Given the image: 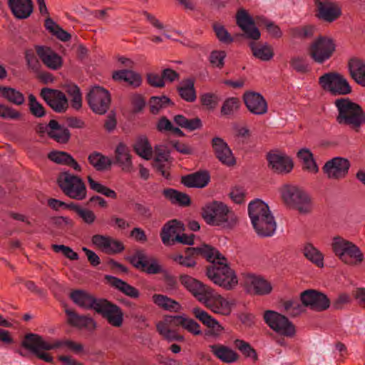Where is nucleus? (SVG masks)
Returning <instances> with one entry per match:
<instances>
[{"label": "nucleus", "instance_id": "1", "mask_svg": "<svg viewBox=\"0 0 365 365\" xmlns=\"http://www.w3.org/2000/svg\"><path fill=\"white\" fill-rule=\"evenodd\" d=\"M21 346L29 350L38 359L47 363H53V356L45 351H50L62 346L67 347L75 354H80L83 351V346L72 340H56L53 343L46 341L43 338L37 334L29 333L24 335Z\"/></svg>", "mask_w": 365, "mask_h": 365}, {"label": "nucleus", "instance_id": "2", "mask_svg": "<svg viewBox=\"0 0 365 365\" xmlns=\"http://www.w3.org/2000/svg\"><path fill=\"white\" fill-rule=\"evenodd\" d=\"M127 260L137 269L148 274H163V281L169 289H177L178 287L177 278L163 269L157 259L149 257L143 250H137L127 257Z\"/></svg>", "mask_w": 365, "mask_h": 365}, {"label": "nucleus", "instance_id": "3", "mask_svg": "<svg viewBox=\"0 0 365 365\" xmlns=\"http://www.w3.org/2000/svg\"><path fill=\"white\" fill-rule=\"evenodd\" d=\"M334 104L339 112L336 120L339 125H348L359 131L361 126L365 124V112L359 104L349 98L336 99Z\"/></svg>", "mask_w": 365, "mask_h": 365}, {"label": "nucleus", "instance_id": "4", "mask_svg": "<svg viewBox=\"0 0 365 365\" xmlns=\"http://www.w3.org/2000/svg\"><path fill=\"white\" fill-rule=\"evenodd\" d=\"M202 217L210 225L232 229L237 224V217L221 202L213 201L202 209Z\"/></svg>", "mask_w": 365, "mask_h": 365}, {"label": "nucleus", "instance_id": "5", "mask_svg": "<svg viewBox=\"0 0 365 365\" xmlns=\"http://www.w3.org/2000/svg\"><path fill=\"white\" fill-rule=\"evenodd\" d=\"M211 264L206 268V275L215 284L226 290L232 289L238 283L235 271L227 264V260L212 259Z\"/></svg>", "mask_w": 365, "mask_h": 365}, {"label": "nucleus", "instance_id": "6", "mask_svg": "<svg viewBox=\"0 0 365 365\" xmlns=\"http://www.w3.org/2000/svg\"><path fill=\"white\" fill-rule=\"evenodd\" d=\"M331 247L334 254L346 264L359 266L364 262L363 252L350 241L337 236L334 237Z\"/></svg>", "mask_w": 365, "mask_h": 365}, {"label": "nucleus", "instance_id": "7", "mask_svg": "<svg viewBox=\"0 0 365 365\" xmlns=\"http://www.w3.org/2000/svg\"><path fill=\"white\" fill-rule=\"evenodd\" d=\"M281 194L283 201L289 208L296 210L303 215L312 212L311 197L303 190L294 185H287L282 188Z\"/></svg>", "mask_w": 365, "mask_h": 365}, {"label": "nucleus", "instance_id": "8", "mask_svg": "<svg viewBox=\"0 0 365 365\" xmlns=\"http://www.w3.org/2000/svg\"><path fill=\"white\" fill-rule=\"evenodd\" d=\"M57 183L62 192L71 199L82 200L86 197V187L83 180L68 172L59 174Z\"/></svg>", "mask_w": 365, "mask_h": 365}, {"label": "nucleus", "instance_id": "9", "mask_svg": "<svg viewBox=\"0 0 365 365\" xmlns=\"http://www.w3.org/2000/svg\"><path fill=\"white\" fill-rule=\"evenodd\" d=\"M319 84L323 90L329 91L333 96L347 95L352 92L347 80L337 72H329L319 78Z\"/></svg>", "mask_w": 365, "mask_h": 365}, {"label": "nucleus", "instance_id": "10", "mask_svg": "<svg viewBox=\"0 0 365 365\" xmlns=\"http://www.w3.org/2000/svg\"><path fill=\"white\" fill-rule=\"evenodd\" d=\"M86 100L91 110L98 115H104L111 104L110 92L101 86H94L86 96Z\"/></svg>", "mask_w": 365, "mask_h": 365}, {"label": "nucleus", "instance_id": "11", "mask_svg": "<svg viewBox=\"0 0 365 365\" xmlns=\"http://www.w3.org/2000/svg\"><path fill=\"white\" fill-rule=\"evenodd\" d=\"M335 51L336 44L334 40L320 36L310 45L309 54L315 62L323 63L332 56Z\"/></svg>", "mask_w": 365, "mask_h": 365}, {"label": "nucleus", "instance_id": "12", "mask_svg": "<svg viewBox=\"0 0 365 365\" xmlns=\"http://www.w3.org/2000/svg\"><path fill=\"white\" fill-rule=\"evenodd\" d=\"M264 320L274 331L281 335L293 337L296 334L295 326L288 318L277 312L267 310L264 313Z\"/></svg>", "mask_w": 365, "mask_h": 365}, {"label": "nucleus", "instance_id": "13", "mask_svg": "<svg viewBox=\"0 0 365 365\" xmlns=\"http://www.w3.org/2000/svg\"><path fill=\"white\" fill-rule=\"evenodd\" d=\"M300 300L304 307L321 312L328 309L331 305L329 297L317 289H307L300 294Z\"/></svg>", "mask_w": 365, "mask_h": 365}, {"label": "nucleus", "instance_id": "14", "mask_svg": "<svg viewBox=\"0 0 365 365\" xmlns=\"http://www.w3.org/2000/svg\"><path fill=\"white\" fill-rule=\"evenodd\" d=\"M96 312L115 327H120L123 322V312L120 307L105 298H101Z\"/></svg>", "mask_w": 365, "mask_h": 365}, {"label": "nucleus", "instance_id": "15", "mask_svg": "<svg viewBox=\"0 0 365 365\" xmlns=\"http://www.w3.org/2000/svg\"><path fill=\"white\" fill-rule=\"evenodd\" d=\"M40 96L55 112L65 113L68 108V101L63 92L58 89L43 88Z\"/></svg>", "mask_w": 365, "mask_h": 365}, {"label": "nucleus", "instance_id": "16", "mask_svg": "<svg viewBox=\"0 0 365 365\" xmlns=\"http://www.w3.org/2000/svg\"><path fill=\"white\" fill-rule=\"evenodd\" d=\"M315 16L324 22L331 23L341 16V9L335 2L330 0H314Z\"/></svg>", "mask_w": 365, "mask_h": 365}, {"label": "nucleus", "instance_id": "17", "mask_svg": "<svg viewBox=\"0 0 365 365\" xmlns=\"http://www.w3.org/2000/svg\"><path fill=\"white\" fill-rule=\"evenodd\" d=\"M192 314L207 327L204 332L205 336L217 339L222 335L224 327L207 312L200 307H195L192 309Z\"/></svg>", "mask_w": 365, "mask_h": 365}, {"label": "nucleus", "instance_id": "18", "mask_svg": "<svg viewBox=\"0 0 365 365\" xmlns=\"http://www.w3.org/2000/svg\"><path fill=\"white\" fill-rule=\"evenodd\" d=\"M349 168L350 163L346 158L336 157L327 161L322 170L329 179L339 180L347 175Z\"/></svg>", "mask_w": 365, "mask_h": 365}, {"label": "nucleus", "instance_id": "19", "mask_svg": "<svg viewBox=\"0 0 365 365\" xmlns=\"http://www.w3.org/2000/svg\"><path fill=\"white\" fill-rule=\"evenodd\" d=\"M208 292L209 294L200 299V302L215 313L224 316L230 315L232 308L229 302L221 295L215 294L212 288Z\"/></svg>", "mask_w": 365, "mask_h": 365}, {"label": "nucleus", "instance_id": "20", "mask_svg": "<svg viewBox=\"0 0 365 365\" xmlns=\"http://www.w3.org/2000/svg\"><path fill=\"white\" fill-rule=\"evenodd\" d=\"M236 22L237 26L245 32L246 38L252 40L259 39L261 36L260 31L255 26V20L245 9H240L237 11Z\"/></svg>", "mask_w": 365, "mask_h": 365}, {"label": "nucleus", "instance_id": "21", "mask_svg": "<svg viewBox=\"0 0 365 365\" xmlns=\"http://www.w3.org/2000/svg\"><path fill=\"white\" fill-rule=\"evenodd\" d=\"M266 159L268 162V167L278 174H287L292 171L294 167L292 159L282 154H278L272 151L267 154Z\"/></svg>", "mask_w": 365, "mask_h": 365}, {"label": "nucleus", "instance_id": "22", "mask_svg": "<svg viewBox=\"0 0 365 365\" xmlns=\"http://www.w3.org/2000/svg\"><path fill=\"white\" fill-rule=\"evenodd\" d=\"M211 144L215 155L220 163L228 167L236 165V159L231 149L222 138L215 137L212 138Z\"/></svg>", "mask_w": 365, "mask_h": 365}, {"label": "nucleus", "instance_id": "23", "mask_svg": "<svg viewBox=\"0 0 365 365\" xmlns=\"http://www.w3.org/2000/svg\"><path fill=\"white\" fill-rule=\"evenodd\" d=\"M242 98L247 108L252 113L263 115L267 112V101L260 93L254 91H246Z\"/></svg>", "mask_w": 365, "mask_h": 365}, {"label": "nucleus", "instance_id": "24", "mask_svg": "<svg viewBox=\"0 0 365 365\" xmlns=\"http://www.w3.org/2000/svg\"><path fill=\"white\" fill-rule=\"evenodd\" d=\"M70 299L78 307L96 311L101 298H96L88 292L82 289H76L69 294Z\"/></svg>", "mask_w": 365, "mask_h": 365}, {"label": "nucleus", "instance_id": "25", "mask_svg": "<svg viewBox=\"0 0 365 365\" xmlns=\"http://www.w3.org/2000/svg\"><path fill=\"white\" fill-rule=\"evenodd\" d=\"M36 52L43 63L51 70H58L62 67L63 59L61 56L50 47L36 46Z\"/></svg>", "mask_w": 365, "mask_h": 365}, {"label": "nucleus", "instance_id": "26", "mask_svg": "<svg viewBox=\"0 0 365 365\" xmlns=\"http://www.w3.org/2000/svg\"><path fill=\"white\" fill-rule=\"evenodd\" d=\"M180 282L185 288L192 294L199 301L209 294L210 287L204 284L200 281L187 274H181L179 277Z\"/></svg>", "mask_w": 365, "mask_h": 365}, {"label": "nucleus", "instance_id": "27", "mask_svg": "<svg viewBox=\"0 0 365 365\" xmlns=\"http://www.w3.org/2000/svg\"><path fill=\"white\" fill-rule=\"evenodd\" d=\"M185 256L194 259L197 256H201L207 259L212 261V259H225V257L215 247L202 244L201 247H187L185 251Z\"/></svg>", "mask_w": 365, "mask_h": 365}, {"label": "nucleus", "instance_id": "28", "mask_svg": "<svg viewBox=\"0 0 365 365\" xmlns=\"http://www.w3.org/2000/svg\"><path fill=\"white\" fill-rule=\"evenodd\" d=\"M210 181V175L207 170H199L181 178V183L187 187L203 188Z\"/></svg>", "mask_w": 365, "mask_h": 365}, {"label": "nucleus", "instance_id": "29", "mask_svg": "<svg viewBox=\"0 0 365 365\" xmlns=\"http://www.w3.org/2000/svg\"><path fill=\"white\" fill-rule=\"evenodd\" d=\"M66 314L68 317V324L71 327L88 330H94L96 328L95 320L87 315H79L74 310L66 309Z\"/></svg>", "mask_w": 365, "mask_h": 365}, {"label": "nucleus", "instance_id": "30", "mask_svg": "<svg viewBox=\"0 0 365 365\" xmlns=\"http://www.w3.org/2000/svg\"><path fill=\"white\" fill-rule=\"evenodd\" d=\"M8 6L13 15L19 19L29 17L34 9L31 0H9Z\"/></svg>", "mask_w": 365, "mask_h": 365}, {"label": "nucleus", "instance_id": "31", "mask_svg": "<svg viewBox=\"0 0 365 365\" xmlns=\"http://www.w3.org/2000/svg\"><path fill=\"white\" fill-rule=\"evenodd\" d=\"M49 130L47 131L48 136L61 144H66L71 138L70 130L62 125L54 119L48 122Z\"/></svg>", "mask_w": 365, "mask_h": 365}, {"label": "nucleus", "instance_id": "32", "mask_svg": "<svg viewBox=\"0 0 365 365\" xmlns=\"http://www.w3.org/2000/svg\"><path fill=\"white\" fill-rule=\"evenodd\" d=\"M348 68L356 83L365 86V61L359 58H351L348 62Z\"/></svg>", "mask_w": 365, "mask_h": 365}, {"label": "nucleus", "instance_id": "33", "mask_svg": "<svg viewBox=\"0 0 365 365\" xmlns=\"http://www.w3.org/2000/svg\"><path fill=\"white\" fill-rule=\"evenodd\" d=\"M105 279L113 287L118 289L125 295L132 298L138 299L140 297L139 290L133 286H131L126 282L110 275H106Z\"/></svg>", "mask_w": 365, "mask_h": 365}, {"label": "nucleus", "instance_id": "34", "mask_svg": "<svg viewBox=\"0 0 365 365\" xmlns=\"http://www.w3.org/2000/svg\"><path fill=\"white\" fill-rule=\"evenodd\" d=\"M248 213L252 222L268 218V216H272L268 205L259 199H256L249 204Z\"/></svg>", "mask_w": 365, "mask_h": 365}, {"label": "nucleus", "instance_id": "35", "mask_svg": "<svg viewBox=\"0 0 365 365\" xmlns=\"http://www.w3.org/2000/svg\"><path fill=\"white\" fill-rule=\"evenodd\" d=\"M185 230V225L178 220H172L168 222L163 227L160 232V237L164 245H170V237L177 232Z\"/></svg>", "mask_w": 365, "mask_h": 365}, {"label": "nucleus", "instance_id": "36", "mask_svg": "<svg viewBox=\"0 0 365 365\" xmlns=\"http://www.w3.org/2000/svg\"><path fill=\"white\" fill-rule=\"evenodd\" d=\"M48 158L53 162L66 165L73 168L78 172L81 171V168L78 162L68 153L64 151H52L48 153Z\"/></svg>", "mask_w": 365, "mask_h": 365}, {"label": "nucleus", "instance_id": "37", "mask_svg": "<svg viewBox=\"0 0 365 365\" xmlns=\"http://www.w3.org/2000/svg\"><path fill=\"white\" fill-rule=\"evenodd\" d=\"M113 78L115 81L125 82L133 88L140 86L142 83V78L139 73L126 69L114 71Z\"/></svg>", "mask_w": 365, "mask_h": 365}, {"label": "nucleus", "instance_id": "38", "mask_svg": "<svg viewBox=\"0 0 365 365\" xmlns=\"http://www.w3.org/2000/svg\"><path fill=\"white\" fill-rule=\"evenodd\" d=\"M211 351L219 359L225 363H232L236 361L239 355L230 348L220 344L211 345Z\"/></svg>", "mask_w": 365, "mask_h": 365}, {"label": "nucleus", "instance_id": "39", "mask_svg": "<svg viewBox=\"0 0 365 365\" xmlns=\"http://www.w3.org/2000/svg\"><path fill=\"white\" fill-rule=\"evenodd\" d=\"M252 224L258 235L262 237L271 236L276 230V222L273 216L252 222Z\"/></svg>", "mask_w": 365, "mask_h": 365}, {"label": "nucleus", "instance_id": "40", "mask_svg": "<svg viewBox=\"0 0 365 365\" xmlns=\"http://www.w3.org/2000/svg\"><path fill=\"white\" fill-rule=\"evenodd\" d=\"M163 195L173 205H178L180 207H187L191 204V199L187 194L173 188L163 190Z\"/></svg>", "mask_w": 365, "mask_h": 365}, {"label": "nucleus", "instance_id": "41", "mask_svg": "<svg viewBox=\"0 0 365 365\" xmlns=\"http://www.w3.org/2000/svg\"><path fill=\"white\" fill-rule=\"evenodd\" d=\"M114 163L120 165L123 170H129L132 166L130 150L123 143H119L115 150Z\"/></svg>", "mask_w": 365, "mask_h": 365}, {"label": "nucleus", "instance_id": "42", "mask_svg": "<svg viewBox=\"0 0 365 365\" xmlns=\"http://www.w3.org/2000/svg\"><path fill=\"white\" fill-rule=\"evenodd\" d=\"M88 160L97 171L109 170L113 164L108 157L97 151L91 153L88 157Z\"/></svg>", "mask_w": 365, "mask_h": 365}, {"label": "nucleus", "instance_id": "43", "mask_svg": "<svg viewBox=\"0 0 365 365\" xmlns=\"http://www.w3.org/2000/svg\"><path fill=\"white\" fill-rule=\"evenodd\" d=\"M0 94L8 102L16 106H21L25 102L24 94L11 87L0 86Z\"/></svg>", "mask_w": 365, "mask_h": 365}, {"label": "nucleus", "instance_id": "44", "mask_svg": "<svg viewBox=\"0 0 365 365\" xmlns=\"http://www.w3.org/2000/svg\"><path fill=\"white\" fill-rule=\"evenodd\" d=\"M195 81L192 78H187L182 81V84L178 86L177 91L179 96L187 102H194L196 100V91Z\"/></svg>", "mask_w": 365, "mask_h": 365}, {"label": "nucleus", "instance_id": "45", "mask_svg": "<svg viewBox=\"0 0 365 365\" xmlns=\"http://www.w3.org/2000/svg\"><path fill=\"white\" fill-rule=\"evenodd\" d=\"M250 285L253 289L254 294L256 295H267L272 291L271 283L262 277H252L251 278Z\"/></svg>", "mask_w": 365, "mask_h": 365}, {"label": "nucleus", "instance_id": "46", "mask_svg": "<svg viewBox=\"0 0 365 365\" xmlns=\"http://www.w3.org/2000/svg\"><path fill=\"white\" fill-rule=\"evenodd\" d=\"M250 47L253 56L262 61H269L274 56L273 48L268 44L257 46L255 42H250Z\"/></svg>", "mask_w": 365, "mask_h": 365}, {"label": "nucleus", "instance_id": "47", "mask_svg": "<svg viewBox=\"0 0 365 365\" xmlns=\"http://www.w3.org/2000/svg\"><path fill=\"white\" fill-rule=\"evenodd\" d=\"M44 26L52 35L63 42L68 41L71 38V34L60 27V26L50 17H48L45 20Z\"/></svg>", "mask_w": 365, "mask_h": 365}, {"label": "nucleus", "instance_id": "48", "mask_svg": "<svg viewBox=\"0 0 365 365\" xmlns=\"http://www.w3.org/2000/svg\"><path fill=\"white\" fill-rule=\"evenodd\" d=\"M150 112L153 115L159 113L163 108L173 106L174 103L166 96H152L149 100Z\"/></svg>", "mask_w": 365, "mask_h": 365}, {"label": "nucleus", "instance_id": "49", "mask_svg": "<svg viewBox=\"0 0 365 365\" xmlns=\"http://www.w3.org/2000/svg\"><path fill=\"white\" fill-rule=\"evenodd\" d=\"M152 298L156 305L165 310L178 311L180 308V305L178 302L165 295L155 294Z\"/></svg>", "mask_w": 365, "mask_h": 365}, {"label": "nucleus", "instance_id": "50", "mask_svg": "<svg viewBox=\"0 0 365 365\" xmlns=\"http://www.w3.org/2000/svg\"><path fill=\"white\" fill-rule=\"evenodd\" d=\"M156 329L159 334L169 342L173 341H183L185 340L184 336L179 334L176 329L168 327L163 324L158 323L156 324Z\"/></svg>", "mask_w": 365, "mask_h": 365}, {"label": "nucleus", "instance_id": "51", "mask_svg": "<svg viewBox=\"0 0 365 365\" xmlns=\"http://www.w3.org/2000/svg\"><path fill=\"white\" fill-rule=\"evenodd\" d=\"M304 255L307 259L312 262L319 267L324 266L323 255L312 245L307 244L304 248Z\"/></svg>", "mask_w": 365, "mask_h": 365}, {"label": "nucleus", "instance_id": "52", "mask_svg": "<svg viewBox=\"0 0 365 365\" xmlns=\"http://www.w3.org/2000/svg\"><path fill=\"white\" fill-rule=\"evenodd\" d=\"M134 150L146 160H150L152 158V147L147 138H140L134 145Z\"/></svg>", "mask_w": 365, "mask_h": 365}, {"label": "nucleus", "instance_id": "53", "mask_svg": "<svg viewBox=\"0 0 365 365\" xmlns=\"http://www.w3.org/2000/svg\"><path fill=\"white\" fill-rule=\"evenodd\" d=\"M28 99L30 113L36 118L43 117L46 113V109L43 105L37 101L36 96L33 94H30Z\"/></svg>", "mask_w": 365, "mask_h": 365}, {"label": "nucleus", "instance_id": "54", "mask_svg": "<svg viewBox=\"0 0 365 365\" xmlns=\"http://www.w3.org/2000/svg\"><path fill=\"white\" fill-rule=\"evenodd\" d=\"M212 29L217 39L225 44H230L234 41L233 38L225 26L217 22L212 24Z\"/></svg>", "mask_w": 365, "mask_h": 365}, {"label": "nucleus", "instance_id": "55", "mask_svg": "<svg viewBox=\"0 0 365 365\" xmlns=\"http://www.w3.org/2000/svg\"><path fill=\"white\" fill-rule=\"evenodd\" d=\"M240 106V101L237 98L232 97L226 99L221 107L222 115H231L237 111Z\"/></svg>", "mask_w": 365, "mask_h": 365}, {"label": "nucleus", "instance_id": "56", "mask_svg": "<svg viewBox=\"0 0 365 365\" xmlns=\"http://www.w3.org/2000/svg\"><path fill=\"white\" fill-rule=\"evenodd\" d=\"M235 344L245 357L252 358L254 362H256L258 360L257 351L249 343L241 339H236L235 341Z\"/></svg>", "mask_w": 365, "mask_h": 365}, {"label": "nucleus", "instance_id": "57", "mask_svg": "<svg viewBox=\"0 0 365 365\" xmlns=\"http://www.w3.org/2000/svg\"><path fill=\"white\" fill-rule=\"evenodd\" d=\"M314 27L311 25H306L302 27H295L290 29L291 35L294 38H309L313 36Z\"/></svg>", "mask_w": 365, "mask_h": 365}, {"label": "nucleus", "instance_id": "58", "mask_svg": "<svg viewBox=\"0 0 365 365\" xmlns=\"http://www.w3.org/2000/svg\"><path fill=\"white\" fill-rule=\"evenodd\" d=\"M185 317L180 315H165L163 320L159 322L158 323L163 324L168 327L175 329V328L178 327H183V324H185Z\"/></svg>", "mask_w": 365, "mask_h": 365}, {"label": "nucleus", "instance_id": "59", "mask_svg": "<svg viewBox=\"0 0 365 365\" xmlns=\"http://www.w3.org/2000/svg\"><path fill=\"white\" fill-rule=\"evenodd\" d=\"M22 114L17 110L7 105L0 103V118L3 119H21Z\"/></svg>", "mask_w": 365, "mask_h": 365}, {"label": "nucleus", "instance_id": "60", "mask_svg": "<svg viewBox=\"0 0 365 365\" xmlns=\"http://www.w3.org/2000/svg\"><path fill=\"white\" fill-rule=\"evenodd\" d=\"M283 306L286 312L292 317L299 315L303 309V304H301L296 299L284 302Z\"/></svg>", "mask_w": 365, "mask_h": 365}, {"label": "nucleus", "instance_id": "61", "mask_svg": "<svg viewBox=\"0 0 365 365\" xmlns=\"http://www.w3.org/2000/svg\"><path fill=\"white\" fill-rule=\"evenodd\" d=\"M25 59L26 61L27 66L29 69L35 73L39 71L41 68V63L36 56L35 53L31 50H27L25 52Z\"/></svg>", "mask_w": 365, "mask_h": 365}, {"label": "nucleus", "instance_id": "62", "mask_svg": "<svg viewBox=\"0 0 365 365\" xmlns=\"http://www.w3.org/2000/svg\"><path fill=\"white\" fill-rule=\"evenodd\" d=\"M290 65L298 73H305L309 71V66L303 57L295 56L291 58Z\"/></svg>", "mask_w": 365, "mask_h": 365}, {"label": "nucleus", "instance_id": "63", "mask_svg": "<svg viewBox=\"0 0 365 365\" xmlns=\"http://www.w3.org/2000/svg\"><path fill=\"white\" fill-rule=\"evenodd\" d=\"M200 103L209 110L214 109L218 103L217 96L211 93L202 94L200 97Z\"/></svg>", "mask_w": 365, "mask_h": 365}, {"label": "nucleus", "instance_id": "64", "mask_svg": "<svg viewBox=\"0 0 365 365\" xmlns=\"http://www.w3.org/2000/svg\"><path fill=\"white\" fill-rule=\"evenodd\" d=\"M226 57L225 51H213L210 56V62L213 66L222 68L225 65L224 60Z\"/></svg>", "mask_w": 365, "mask_h": 365}]
</instances>
